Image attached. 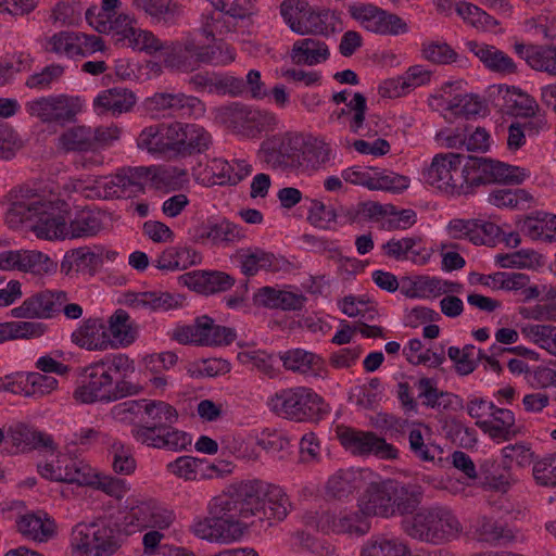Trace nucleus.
I'll return each mask as SVG.
<instances>
[{
	"mask_svg": "<svg viewBox=\"0 0 556 556\" xmlns=\"http://www.w3.org/2000/svg\"><path fill=\"white\" fill-rule=\"evenodd\" d=\"M61 202L47 200L29 188H20L11 193V205L5 213V223L17 229L25 223L38 239L60 240L68 237L66 218L61 214Z\"/></svg>",
	"mask_w": 556,
	"mask_h": 556,
	"instance_id": "1",
	"label": "nucleus"
},
{
	"mask_svg": "<svg viewBox=\"0 0 556 556\" xmlns=\"http://www.w3.org/2000/svg\"><path fill=\"white\" fill-rule=\"evenodd\" d=\"M256 491L251 480L230 484L207 504V514L212 515L236 540H240L253 518V503Z\"/></svg>",
	"mask_w": 556,
	"mask_h": 556,
	"instance_id": "2",
	"label": "nucleus"
},
{
	"mask_svg": "<svg viewBox=\"0 0 556 556\" xmlns=\"http://www.w3.org/2000/svg\"><path fill=\"white\" fill-rule=\"evenodd\" d=\"M280 13L292 31L299 35L329 37L342 30L340 13L330 9H313L304 0H285Z\"/></svg>",
	"mask_w": 556,
	"mask_h": 556,
	"instance_id": "3",
	"label": "nucleus"
},
{
	"mask_svg": "<svg viewBox=\"0 0 556 556\" xmlns=\"http://www.w3.org/2000/svg\"><path fill=\"white\" fill-rule=\"evenodd\" d=\"M267 406L277 416L294 421H319L329 413L323 397L305 387L277 391L268 399Z\"/></svg>",
	"mask_w": 556,
	"mask_h": 556,
	"instance_id": "4",
	"label": "nucleus"
},
{
	"mask_svg": "<svg viewBox=\"0 0 556 556\" xmlns=\"http://www.w3.org/2000/svg\"><path fill=\"white\" fill-rule=\"evenodd\" d=\"M404 532L422 542L440 543L455 538L462 531V525L446 507L421 509L410 519L403 521Z\"/></svg>",
	"mask_w": 556,
	"mask_h": 556,
	"instance_id": "5",
	"label": "nucleus"
},
{
	"mask_svg": "<svg viewBox=\"0 0 556 556\" xmlns=\"http://www.w3.org/2000/svg\"><path fill=\"white\" fill-rule=\"evenodd\" d=\"M73 546L80 556H111L122 544L117 525L100 519L91 523H78L73 531Z\"/></svg>",
	"mask_w": 556,
	"mask_h": 556,
	"instance_id": "6",
	"label": "nucleus"
},
{
	"mask_svg": "<svg viewBox=\"0 0 556 556\" xmlns=\"http://www.w3.org/2000/svg\"><path fill=\"white\" fill-rule=\"evenodd\" d=\"M469 170L467 156L462 153H439L427 169L426 181L432 187L451 194H460L468 186Z\"/></svg>",
	"mask_w": 556,
	"mask_h": 556,
	"instance_id": "7",
	"label": "nucleus"
},
{
	"mask_svg": "<svg viewBox=\"0 0 556 556\" xmlns=\"http://www.w3.org/2000/svg\"><path fill=\"white\" fill-rule=\"evenodd\" d=\"M26 112L43 124L65 126L73 124L81 112L83 105L77 97L56 94L40 97L25 104Z\"/></svg>",
	"mask_w": 556,
	"mask_h": 556,
	"instance_id": "8",
	"label": "nucleus"
},
{
	"mask_svg": "<svg viewBox=\"0 0 556 556\" xmlns=\"http://www.w3.org/2000/svg\"><path fill=\"white\" fill-rule=\"evenodd\" d=\"M469 170L468 186H480L492 182L520 184L527 177L526 170L486 157L467 156Z\"/></svg>",
	"mask_w": 556,
	"mask_h": 556,
	"instance_id": "9",
	"label": "nucleus"
},
{
	"mask_svg": "<svg viewBox=\"0 0 556 556\" xmlns=\"http://www.w3.org/2000/svg\"><path fill=\"white\" fill-rule=\"evenodd\" d=\"M254 489L253 518L260 521H282L291 509V503L285 491L262 480H251Z\"/></svg>",
	"mask_w": 556,
	"mask_h": 556,
	"instance_id": "10",
	"label": "nucleus"
},
{
	"mask_svg": "<svg viewBox=\"0 0 556 556\" xmlns=\"http://www.w3.org/2000/svg\"><path fill=\"white\" fill-rule=\"evenodd\" d=\"M348 11L367 31L383 36H397L407 31V24L399 15L371 3H354L349 5Z\"/></svg>",
	"mask_w": 556,
	"mask_h": 556,
	"instance_id": "11",
	"label": "nucleus"
},
{
	"mask_svg": "<svg viewBox=\"0 0 556 556\" xmlns=\"http://www.w3.org/2000/svg\"><path fill=\"white\" fill-rule=\"evenodd\" d=\"M337 434L342 446L353 455L364 456L374 454L381 459L397 458V450L372 431H362L344 427L338 428Z\"/></svg>",
	"mask_w": 556,
	"mask_h": 556,
	"instance_id": "12",
	"label": "nucleus"
},
{
	"mask_svg": "<svg viewBox=\"0 0 556 556\" xmlns=\"http://www.w3.org/2000/svg\"><path fill=\"white\" fill-rule=\"evenodd\" d=\"M113 382V375L106 372V369L100 367L96 362L84 369L73 397L81 404L110 403L112 402Z\"/></svg>",
	"mask_w": 556,
	"mask_h": 556,
	"instance_id": "13",
	"label": "nucleus"
},
{
	"mask_svg": "<svg viewBox=\"0 0 556 556\" xmlns=\"http://www.w3.org/2000/svg\"><path fill=\"white\" fill-rule=\"evenodd\" d=\"M172 154L187 157L205 152L212 144L211 134L194 123L172 122Z\"/></svg>",
	"mask_w": 556,
	"mask_h": 556,
	"instance_id": "14",
	"label": "nucleus"
},
{
	"mask_svg": "<svg viewBox=\"0 0 556 556\" xmlns=\"http://www.w3.org/2000/svg\"><path fill=\"white\" fill-rule=\"evenodd\" d=\"M300 147L301 142L298 137L285 134L263 141L261 152L263 160L273 168H298L301 163Z\"/></svg>",
	"mask_w": 556,
	"mask_h": 556,
	"instance_id": "15",
	"label": "nucleus"
},
{
	"mask_svg": "<svg viewBox=\"0 0 556 556\" xmlns=\"http://www.w3.org/2000/svg\"><path fill=\"white\" fill-rule=\"evenodd\" d=\"M363 509L341 510L339 514L324 511L316 518V528L325 533L363 536L370 530V522Z\"/></svg>",
	"mask_w": 556,
	"mask_h": 556,
	"instance_id": "16",
	"label": "nucleus"
},
{
	"mask_svg": "<svg viewBox=\"0 0 556 556\" xmlns=\"http://www.w3.org/2000/svg\"><path fill=\"white\" fill-rule=\"evenodd\" d=\"M67 300L65 291L45 290L25 299L11 313L15 318H51L61 312Z\"/></svg>",
	"mask_w": 556,
	"mask_h": 556,
	"instance_id": "17",
	"label": "nucleus"
},
{
	"mask_svg": "<svg viewBox=\"0 0 556 556\" xmlns=\"http://www.w3.org/2000/svg\"><path fill=\"white\" fill-rule=\"evenodd\" d=\"M144 421L131 428V435L137 441L153 435L157 428H165L178 420V413L174 406L163 401L143 399Z\"/></svg>",
	"mask_w": 556,
	"mask_h": 556,
	"instance_id": "18",
	"label": "nucleus"
},
{
	"mask_svg": "<svg viewBox=\"0 0 556 556\" xmlns=\"http://www.w3.org/2000/svg\"><path fill=\"white\" fill-rule=\"evenodd\" d=\"M201 61H210L207 53L201 52L193 38L187 37L165 47L164 64L166 67L188 73L201 66Z\"/></svg>",
	"mask_w": 556,
	"mask_h": 556,
	"instance_id": "19",
	"label": "nucleus"
},
{
	"mask_svg": "<svg viewBox=\"0 0 556 556\" xmlns=\"http://www.w3.org/2000/svg\"><path fill=\"white\" fill-rule=\"evenodd\" d=\"M8 438L22 453L39 451L53 454L58 451V444L51 434L25 422L12 425L8 430Z\"/></svg>",
	"mask_w": 556,
	"mask_h": 556,
	"instance_id": "20",
	"label": "nucleus"
},
{
	"mask_svg": "<svg viewBox=\"0 0 556 556\" xmlns=\"http://www.w3.org/2000/svg\"><path fill=\"white\" fill-rule=\"evenodd\" d=\"M127 518L139 528L167 529L174 521L173 511L164 508L154 500L140 501L131 506Z\"/></svg>",
	"mask_w": 556,
	"mask_h": 556,
	"instance_id": "21",
	"label": "nucleus"
},
{
	"mask_svg": "<svg viewBox=\"0 0 556 556\" xmlns=\"http://www.w3.org/2000/svg\"><path fill=\"white\" fill-rule=\"evenodd\" d=\"M179 283L203 294H213L229 290L235 278L224 271L194 270L181 275Z\"/></svg>",
	"mask_w": 556,
	"mask_h": 556,
	"instance_id": "22",
	"label": "nucleus"
},
{
	"mask_svg": "<svg viewBox=\"0 0 556 556\" xmlns=\"http://www.w3.org/2000/svg\"><path fill=\"white\" fill-rule=\"evenodd\" d=\"M392 480L370 483L359 500V507L367 516L392 517Z\"/></svg>",
	"mask_w": 556,
	"mask_h": 556,
	"instance_id": "23",
	"label": "nucleus"
},
{
	"mask_svg": "<svg viewBox=\"0 0 556 556\" xmlns=\"http://www.w3.org/2000/svg\"><path fill=\"white\" fill-rule=\"evenodd\" d=\"M195 242L211 241L214 245L232 244L244 238L241 229L227 219L218 223L207 222L199 225L193 235Z\"/></svg>",
	"mask_w": 556,
	"mask_h": 556,
	"instance_id": "24",
	"label": "nucleus"
},
{
	"mask_svg": "<svg viewBox=\"0 0 556 556\" xmlns=\"http://www.w3.org/2000/svg\"><path fill=\"white\" fill-rule=\"evenodd\" d=\"M131 4L152 22L166 26L176 25L184 12L182 4L176 0H131Z\"/></svg>",
	"mask_w": 556,
	"mask_h": 556,
	"instance_id": "25",
	"label": "nucleus"
},
{
	"mask_svg": "<svg viewBox=\"0 0 556 556\" xmlns=\"http://www.w3.org/2000/svg\"><path fill=\"white\" fill-rule=\"evenodd\" d=\"M184 296L162 291L132 292L125 294L129 307L149 311H169L181 305Z\"/></svg>",
	"mask_w": 556,
	"mask_h": 556,
	"instance_id": "26",
	"label": "nucleus"
},
{
	"mask_svg": "<svg viewBox=\"0 0 556 556\" xmlns=\"http://www.w3.org/2000/svg\"><path fill=\"white\" fill-rule=\"evenodd\" d=\"M467 48L492 72L510 75L517 72L513 59L494 46L468 41Z\"/></svg>",
	"mask_w": 556,
	"mask_h": 556,
	"instance_id": "27",
	"label": "nucleus"
},
{
	"mask_svg": "<svg viewBox=\"0 0 556 556\" xmlns=\"http://www.w3.org/2000/svg\"><path fill=\"white\" fill-rule=\"evenodd\" d=\"M516 53L535 70L556 76V47L515 43Z\"/></svg>",
	"mask_w": 556,
	"mask_h": 556,
	"instance_id": "28",
	"label": "nucleus"
},
{
	"mask_svg": "<svg viewBox=\"0 0 556 556\" xmlns=\"http://www.w3.org/2000/svg\"><path fill=\"white\" fill-rule=\"evenodd\" d=\"M330 55L326 42L314 37L296 40L291 49V60L296 65H317L328 60Z\"/></svg>",
	"mask_w": 556,
	"mask_h": 556,
	"instance_id": "29",
	"label": "nucleus"
},
{
	"mask_svg": "<svg viewBox=\"0 0 556 556\" xmlns=\"http://www.w3.org/2000/svg\"><path fill=\"white\" fill-rule=\"evenodd\" d=\"M18 532L28 539L38 542H46L55 533L54 520L46 513H27L16 521Z\"/></svg>",
	"mask_w": 556,
	"mask_h": 556,
	"instance_id": "30",
	"label": "nucleus"
},
{
	"mask_svg": "<svg viewBox=\"0 0 556 556\" xmlns=\"http://www.w3.org/2000/svg\"><path fill=\"white\" fill-rule=\"evenodd\" d=\"M72 342L88 351L105 350L110 343L100 319L89 318L71 336Z\"/></svg>",
	"mask_w": 556,
	"mask_h": 556,
	"instance_id": "31",
	"label": "nucleus"
},
{
	"mask_svg": "<svg viewBox=\"0 0 556 556\" xmlns=\"http://www.w3.org/2000/svg\"><path fill=\"white\" fill-rule=\"evenodd\" d=\"M192 438L186 431L176 429L173 425L157 428L153 435L146 437L139 443L148 447L179 452L191 445Z\"/></svg>",
	"mask_w": 556,
	"mask_h": 556,
	"instance_id": "32",
	"label": "nucleus"
},
{
	"mask_svg": "<svg viewBox=\"0 0 556 556\" xmlns=\"http://www.w3.org/2000/svg\"><path fill=\"white\" fill-rule=\"evenodd\" d=\"M229 113L236 122H241L242 127L251 134L274 131L279 125L277 116L268 111L251 110L240 106L229 109Z\"/></svg>",
	"mask_w": 556,
	"mask_h": 556,
	"instance_id": "33",
	"label": "nucleus"
},
{
	"mask_svg": "<svg viewBox=\"0 0 556 556\" xmlns=\"http://www.w3.org/2000/svg\"><path fill=\"white\" fill-rule=\"evenodd\" d=\"M520 232L531 240L556 241V215L538 213L528 216L518 224Z\"/></svg>",
	"mask_w": 556,
	"mask_h": 556,
	"instance_id": "34",
	"label": "nucleus"
},
{
	"mask_svg": "<svg viewBox=\"0 0 556 556\" xmlns=\"http://www.w3.org/2000/svg\"><path fill=\"white\" fill-rule=\"evenodd\" d=\"M172 123L146 127L137 139L140 149L150 153H172Z\"/></svg>",
	"mask_w": 556,
	"mask_h": 556,
	"instance_id": "35",
	"label": "nucleus"
},
{
	"mask_svg": "<svg viewBox=\"0 0 556 556\" xmlns=\"http://www.w3.org/2000/svg\"><path fill=\"white\" fill-rule=\"evenodd\" d=\"M200 261L199 253L189 247H168L153 261L160 270H184Z\"/></svg>",
	"mask_w": 556,
	"mask_h": 556,
	"instance_id": "36",
	"label": "nucleus"
},
{
	"mask_svg": "<svg viewBox=\"0 0 556 556\" xmlns=\"http://www.w3.org/2000/svg\"><path fill=\"white\" fill-rule=\"evenodd\" d=\"M392 508L395 515L413 514L422 501L421 486L392 480Z\"/></svg>",
	"mask_w": 556,
	"mask_h": 556,
	"instance_id": "37",
	"label": "nucleus"
},
{
	"mask_svg": "<svg viewBox=\"0 0 556 556\" xmlns=\"http://www.w3.org/2000/svg\"><path fill=\"white\" fill-rule=\"evenodd\" d=\"M137 188L136 182L125 177L122 170L113 176L98 179L94 186L97 194L103 199L134 198L138 195L136 193Z\"/></svg>",
	"mask_w": 556,
	"mask_h": 556,
	"instance_id": "38",
	"label": "nucleus"
},
{
	"mask_svg": "<svg viewBox=\"0 0 556 556\" xmlns=\"http://www.w3.org/2000/svg\"><path fill=\"white\" fill-rule=\"evenodd\" d=\"M303 301L302 295L273 287H263L254 295L256 305L268 308L299 309L302 307Z\"/></svg>",
	"mask_w": 556,
	"mask_h": 556,
	"instance_id": "39",
	"label": "nucleus"
},
{
	"mask_svg": "<svg viewBox=\"0 0 556 556\" xmlns=\"http://www.w3.org/2000/svg\"><path fill=\"white\" fill-rule=\"evenodd\" d=\"M283 367L287 370L301 375H317L323 367V358L303 349H292L280 355Z\"/></svg>",
	"mask_w": 556,
	"mask_h": 556,
	"instance_id": "40",
	"label": "nucleus"
},
{
	"mask_svg": "<svg viewBox=\"0 0 556 556\" xmlns=\"http://www.w3.org/2000/svg\"><path fill=\"white\" fill-rule=\"evenodd\" d=\"M331 149L324 140L309 137L301 142L300 167L316 170L330 161Z\"/></svg>",
	"mask_w": 556,
	"mask_h": 556,
	"instance_id": "41",
	"label": "nucleus"
},
{
	"mask_svg": "<svg viewBox=\"0 0 556 556\" xmlns=\"http://www.w3.org/2000/svg\"><path fill=\"white\" fill-rule=\"evenodd\" d=\"M453 83H447L442 88L440 99L445 102V109L457 116H475L481 112L482 103L472 94H451Z\"/></svg>",
	"mask_w": 556,
	"mask_h": 556,
	"instance_id": "42",
	"label": "nucleus"
},
{
	"mask_svg": "<svg viewBox=\"0 0 556 556\" xmlns=\"http://www.w3.org/2000/svg\"><path fill=\"white\" fill-rule=\"evenodd\" d=\"M362 556H409L410 551L405 542L397 538L376 535L362 547Z\"/></svg>",
	"mask_w": 556,
	"mask_h": 556,
	"instance_id": "43",
	"label": "nucleus"
},
{
	"mask_svg": "<svg viewBox=\"0 0 556 556\" xmlns=\"http://www.w3.org/2000/svg\"><path fill=\"white\" fill-rule=\"evenodd\" d=\"M136 98L131 91L122 88H112L103 91L94 99V106L116 116L128 112L134 106Z\"/></svg>",
	"mask_w": 556,
	"mask_h": 556,
	"instance_id": "44",
	"label": "nucleus"
},
{
	"mask_svg": "<svg viewBox=\"0 0 556 556\" xmlns=\"http://www.w3.org/2000/svg\"><path fill=\"white\" fill-rule=\"evenodd\" d=\"M91 127L72 126L64 130L56 140V148L65 153L91 151Z\"/></svg>",
	"mask_w": 556,
	"mask_h": 556,
	"instance_id": "45",
	"label": "nucleus"
},
{
	"mask_svg": "<svg viewBox=\"0 0 556 556\" xmlns=\"http://www.w3.org/2000/svg\"><path fill=\"white\" fill-rule=\"evenodd\" d=\"M102 265L99 254L86 248H79L67 252L61 263V270L70 274L72 270L93 274Z\"/></svg>",
	"mask_w": 556,
	"mask_h": 556,
	"instance_id": "46",
	"label": "nucleus"
},
{
	"mask_svg": "<svg viewBox=\"0 0 556 556\" xmlns=\"http://www.w3.org/2000/svg\"><path fill=\"white\" fill-rule=\"evenodd\" d=\"M102 218L99 212L83 210L67 224L70 239L96 236L102 229Z\"/></svg>",
	"mask_w": 556,
	"mask_h": 556,
	"instance_id": "47",
	"label": "nucleus"
},
{
	"mask_svg": "<svg viewBox=\"0 0 556 556\" xmlns=\"http://www.w3.org/2000/svg\"><path fill=\"white\" fill-rule=\"evenodd\" d=\"M198 321L201 345L230 344L236 339L233 329L215 325L206 315L199 317Z\"/></svg>",
	"mask_w": 556,
	"mask_h": 556,
	"instance_id": "48",
	"label": "nucleus"
},
{
	"mask_svg": "<svg viewBox=\"0 0 556 556\" xmlns=\"http://www.w3.org/2000/svg\"><path fill=\"white\" fill-rule=\"evenodd\" d=\"M190 531L197 538L210 542L231 543L236 541L210 514L206 517L195 519L190 526Z\"/></svg>",
	"mask_w": 556,
	"mask_h": 556,
	"instance_id": "49",
	"label": "nucleus"
},
{
	"mask_svg": "<svg viewBox=\"0 0 556 556\" xmlns=\"http://www.w3.org/2000/svg\"><path fill=\"white\" fill-rule=\"evenodd\" d=\"M236 257L240 262L242 274L248 277L256 275L261 269H271L275 263L274 254L261 249L241 250Z\"/></svg>",
	"mask_w": 556,
	"mask_h": 556,
	"instance_id": "50",
	"label": "nucleus"
},
{
	"mask_svg": "<svg viewBox=\"0 0 556 556\" xmlns=\"http://www.w3.org/2000/svg\"><path fill=\"white\" fill-rule=\"evenodd\" d=\"M356 473L351 469H339L326 482V494L336 500H343L356 490Z\"/></svg>",
	"mask_w": 556,
	"mask_h": 556,
	"instance_id": "51",
	"label": "nucleus"
},
{
	"mask_svg": "<svg viewBox=\"0 0 556 556\" xmlns=\"http://www.w3.org/2000/svg\"><path fill=\"white\" fill-rule=\"evenodd\" d=\"M456 12L465 23L480 30H492L498 25L494 17L470 2H458Z\"/></svg>",
	"mask_w": 556,
	"mask_h": 556,
	"instance_id": "52",
	"label": "nucleus"
},
{
	"mask_svg": "<svg viewBox=\"0 0 556 556\" xmlns=\"http://www.w3.org/2000/svg\"><path fill=\"white\" fill-rule=\"evenodd\" d=\"M77 42L78 39L76 31L62 30L47 38L42 47L48 53L76 58L78 48Z\"/></svg>",
	"mask_w": 556,
	"mask_h": 556,
	"instance_id": "53",
	"label": "nucleus"
},
{
	"mask_svg": "<svg viewBox=\"0 0 556 556\" xmlns=\"http://www.w3.org/2000/svg\"><path fill=\"white\" fill-rule=\"evenodd\" d=\"M110 414L115 421L132 425L134 428L144 421L143 400H130L116 404L111 408Z\"/></svg>",
	"mask_w": 556,
	"mask_h": 556,
	"instance_id": "54",
	"label": "nucleus"
},
{
	"mask_svg": "<svg viewBox=\"0 0 556 556\" xmlns=\"http://www.w3.org/2000/svg\"><path fill=\"white\" fill-rule=\"evenodd\" d=\"M110 331L123 345L131 344L137 336V327L130 320L129 314L124 309H117L110 317Z\"/></svg>",
	"mask_w": 556,
	"mask_h": 556,
	"instance_id": "55",
	"label": "nucleus"
},
{
	"mask_svg": "<svg viewBox=\"0 0 556 556\" xmlns=\"http://www.w3.org/2000/svg\"><path fill=\"white\" fill-rule=\"evenodd\" d=\"M55 267L56 264L46 254L35 250H22L20 271L43 275Z\"/></svg>",
	"mask_w": 556,
	"mask_h": 556,
	"instance_id": "56",
	"label": "nucleus"
},
{
	"mask_svg": "<svg viewBox=\"0 0 556 556\" xmlns=\"http://www.w3.org/2000/svg\"><path fill=\"white\" fill-rule=\"evenodd\" d=\"M169 114L179 116H201L205 112L203 102L185 93H170Z\"/></svg>",
	"mask_w": 556,
	"mask_h": 556,
	"instance_id": "57",
	"label": "nucleus"
},
{
	"mask_svg": "<svg viewBox=\"0 0 556 556\" xmlns=\"http://www.w3.org/2000/svg\"><path fill=\"white\" fill-rule=\"evenodd\" d=\"M540 348L556 356V327L552 325H531L523 330Z\"/></svg>",
	"mask_w": 556,
	"mask_h": 556,
	"instance_id": "58",
	"label": "nucleus"
},
{
	"mask_svg": "<svg viewBox=\"0 0 556 556\" xmlns=\"http://www.w3.org/2000/svg\"><path fill=\"white\" fill-rule=\"evenodd\" d=\"M113 456L112 467L116 473L130 475L136 469V460L132 456L131 448L119 441H115L111 445Z\"/></svg>",
	"mask_w": 556,
	"mask_h": 556,
	"instance_id": "59",
	"label": "nucleus"
},
{
	"mask_svg": "<svg viewBox=\"0 0 556 556\" xmlns=\"http://www.w3.org/2000/svg\"><path fill=\"white\" fill-rule=\"evenodd\" d=\"M349 108V129L351 132L362 135L365 115L367 111V100L361 92L354 93L353 98L346 103Z\"/></svg>",
	"mask_w": 556,
	"mask_h": 556,
	"instance_id": "60",
	"label": "nucleus"
},
{
	"mask_svg": "<svg viewBox=\"0 0 556 556\" xmlns=\"http://www.w3.org/2000/svg\"><path fill=\"white\" fill-rule=\"evenodd\" d=\"M205 462L191 456H180L167 465L168 472L185 480H195L199 468Z\"/></svg>",
	"mask_w": 556,
	"mask_h": 556,
	"instance_id": "61",
	"label": "nucleus"
},
{
	"mask_svg": "<svg viewBox=\"0 0 556 556\" xmlns=\"http://www.w3.org/2000/svg\"><path fill=\"white\" fill-rule=\"evenodd\" d=\"M337 216L332 206L326 205L320 200H311L307 219L313 226L327 229L329 223L337 220Z\"/></svg>",
	"mask_w": 556,
	"mask_h": 556,
	"instance_id": "62",
	"label": "nucleus"
},
{
	"mask_svg": "<svg viewBox=\"0 0 556 556\" xmlns=\"http://www.w3.org/2000/svg\"><path fill=\"white\" fill-rule=\"evenodd\" d=\"M128 41L135 49L148 53H154L165 49L163 42L154 36L153 33L139 28L130 29Z\"/></svg>",
	"mask_w": 556,
	"mask_h": 556,
	"instance_id": "63",
	"label": "nucleus"
},
{
	"mask_svg": "<svg viewBox=\"0 0 556 556\" xmlns=\"http://www.w3.org/2000/svg\"><path fill=\"white\" fill-rule=\"evenodd\" d=\"M535 481L544 486H556V454L539 460L533 466Z\"/></svg>",
	"mask_w": 556,
	"mask_h": 556,
	"instance_id": "64",
	"label": "nucleus"
}]
</instances>
